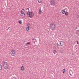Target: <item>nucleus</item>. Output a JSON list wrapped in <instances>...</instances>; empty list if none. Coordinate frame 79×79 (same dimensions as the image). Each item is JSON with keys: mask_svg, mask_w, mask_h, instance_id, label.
<instances>
[{"mask_svg": "<svg viewBox=\"0 0 79 79\" xmlns=\"http://www.w3.org/2000/svg\"><path fill=\"white\" fill-rule=\"evenodd\" d=\"M27 15L28 16L29 18H32L34 16V14L32 12H28L27 14Z\"/></svg>", "mask_w": 79, "mask_h": 79, "instance_id": "nucleus-2", "label": "nucleus"}, {"mask_svg": "<svg viewBox=\"0 0 79 79\" xmlns=\"http://www.w3.org/2000/svg\"><path fill=\"white\" fill-rule=\"evenodd\" d=\"M3 66L5 69H8L9 68L7 62H3Z\"/></svg>", "mask_w": 79, "mask_h": 79, "instance_id": "nucleus-1", "label": "nucleus"}, {"mask_svg": "<svg viewBox=\"0 0 79 79\" xmlns=\"http://www.w3.org/2000/svg\"><path fill=\"white\" fill-rule=\"evenodd\" d=\"M58 1H59V0H57Z\"/></svg>", "mask_w": 79, "mask_h": 79, "instance_id": "nucleus-27", "label": "nucleus"}, {"mask_svg": "<svg viewBox=\"0 0 79 79\" xmlns=\"http://www.w3.org/2000/svg\"><path fill=\"white\" fill-rule=\"evenodd\" d=\"M21 14H23V13H25L24 12H25V10L24 9H22L21 10Z\"/></svg>", "mask_w": 79, "mask_h": 79, "instance_id": "nucleus-9", "label": "nucleus"}, {"mask_svg": "<svg viewBox=\"0 0 79 79\" xmlns=\"http://www.w3.org/2000/svg\"><path fill=\"white\" fill-rule=\"evenodd\" d=\"M2 69V65L0 64V71H1Z\"/></svg>", "mask_w": 79, "mask_h": 79, "instance_id": "nucleus-16", "label": "nucleus"}, {"mask_svg": "<svg viewBox=\"0 0 79 79\" xmlns=\"http://www.w3.org/2000/svg\"><path fill=\"white\" fill-rule=\"evenodd\" d=\"M42 0H38V3H41V2H42Z\"/></svg>", "mask_w": 79, "mask_h": 79, "instance_id": "nucleus-15", "label": "nucleus"}, {"mask_svg": "<svg viewBox=\"0 0 79 79\" xmlns=\"http://www.w3.org/2000/svg\"><path fill=\"white\" fill-rule=\"evenodd\" d=\"M56 45L57 47H59V46H60V45H59V44H58V43H56Z\"/></svg>", "mask_w": 79, "mask_h": 79, "instance_id": "nucleus-19", "label": "nucleus"}, {"mask_svg": "<svg viewBox=\"0 0 79 79\" xmlns=\"http://www.w3.org/2000/svg\"><path fill=\"white\" fill-rule=\"evenodd\" d=\"M62 72L63 73H65V69H63Z\"/></svg>", "mask_w": 79, "mask_h": 79, "instance_id": "nucleus-21", "label": "nucleus"}, {"mask_svg": "<svg viewBox=\"0 0 79 79\" xmlns=\"http://www.w3.org/2000/svg\"><path fill=\"white\" fill-rule=\"evenodd\" d=\"M21 14V17H22V18H24V17H25V13H23Z\"/></svg>", "mask_w": 79, "mask_h": 79, "instance_id": "nucleus-8", "label": "nucleus"}, {"mask_svg": "<svg viewBox=\"0 0 79 79\" xmlns=\"http://www.w3.org/2000/svg\"><path fill=\"white\" fill-rule=\"evenodd\" d=\"M19 24H22V21H21V20H19Z\"/></svg>", "mask_w": 79, "mask_h": 79, "instance_id": "nucleus-18", "label": "nucleus"}, {"mask_svg": "<svg viewBox=\"0 0 79 79\" xmlns=\"http://www.w3.org/2000/svg\"><path fill=\"white\" fill-rule=\"evenodd\" d=\"M13 79H17L15 77H13Z\"/></svg>", "mask_w": 79, "mask_h": 79, "instance_id": "nucleus-22", "label": "nucleus"}, {"mask_svg": "<svg viewBox=\"0 0 79 79\" xmlns=\"http://www.w3.org/2000/svg\"><path fill=\"white\" fill-rule=\"evenodd\" d=\"M21 71H24V67L23 66H22L21 67Z\"/></svg>", "mask_w": 79, "mask_h": 79, "instance_id": "nucleus-11", "label": "nucleus"}, {"mask_svg": "<svg viewBox=\"0 0 79 79\" xmlns=\"http://www.w3.org/2000/svg\"><path fill=\"white\" fill-rule=\"evenodd\" d=\"M64 14L65 16H68V12H66Z\"/></svg>", "mask_w": 79, "mask_h": 79, "instance_id": "nucleus-14", "label": "nucleus"}, {"mask_svg": "<svg viewBox=\"0 0 79 79\" xmlns=\"http://www.w3.org/2000/svg\"><path fill=\"white\" fill-rule=\"evenodd\" d=\"M57 52V51H56V48H54L53 50V53H54V54H56Z\"/></svg>", "mask_w": 79, "mask_h": 79, "instance_id": "nucleus-6", "label": "nucleus"}, {"mask_svg": "<svg viewBox=\"0 0 79 79\" xmlns=\"http://www.w3.org/2000/svg\"><path fill=\"white\" fill-rule=\"evenodd\" d=\"M29 30V27H27L26 28L27 31H28Z\"/></svg>", "mask_w": 79, "mask_h": 79, "instance_id": "nucleus-12", "label": "nucleus"}, {"mask_svg": "<svg viewBox=\"0 0 79 79\" xmlns=\"http://www.w3.org/2000/svg\"><path fill=\"white\" fill-rule=\"evenodd\" d=\"M31 44V42H29V43H27V44H26V45H29V44Z\"/></svg>", "mask_w": 79, "mask_h": 79, "instance_id": "nucleus-20", "label": "nucleus"}, {"mask_svg": "<svg viewBox=\"0 0 79 79\" xmlns=\"http://www.w3.org/2000/svg\"><path fill=\"white\" fill-rule=\"evenodd\" d=\"M64 52V50L63 49L61 50L60 51V53H63Z\"/></svg>", "mask_w": 79, "mask_h": 79, "instance_id": "nucleus-17", "label": "nucleus"}, {"mask_svg": "<svg viewBox=\"0 0 79 79\" xmlns=\"http://www.w3.org/2000/svg\"><path fill=\"white\" fill-rule=\"evenodd\" d=\"M10 55L11 56H15V55H16V52L15 50L13 49L11 50Z\"/></svg>", "mask_w": 79, "mask_h": 79, "instance_id": "nucleus-4", "label": "nucleus"}, {"mask_svg": "<svg viewBox=\"0 0 79 79\" xmlns=\"http://www.w3.org/2000/svg\"><path fill=\"white\" fill-rule=\"evenodd\" d=\"M9 29V28L7 30H8Z\"/></svg>", "mask_w": 79, "mask_h": 79, "instance_id": "nucleus-25", "label": "nucleus"}, {"mask_svg": "<svg viewBox=\"0 0 79 79\" xmlns=\"http://www.w3.org/2000/svg\"><path fill=\"white\" fill-rule=\"evenodd\" d=\"M50 4L52 6H54L55 5V0H51L50 1Z\"/></svg>", "mask_w": 79, "mask_h": 79, "instance_id": "nucleus-5", "label": "nucleus"}, {"mask_svg": "<svg viewBox=\"0 0 79 79\" xmlns=\"http://www.w3.org/2000/svg\"><path fill=\"white\" fill-rule=\"evenodd\" d=\"M34 40H35V39H34Z\"/></svg>", "mask_w": 79, "mask_h": 79, "instance_id": "nucleus-26", "label": "nucleus"}, {"mask_svg": "<svg viewBox=\"0 0 79 79\" xmlns=\"http://www.w3.org/2000/svg\"><path fill=\"white\" fill-rule=\"evenodd\" d=\"M64 44V42L63 41H61L60 42V46H61V47H62Z\"/></svg>", "mask_w": 79, "mask_h": 79, "instance_id": "nucleus-7", "label": "nucleus"}, {"mask_svg": "<svg viewBox=\"0 0 79 79\" xmlns=\"http://www.w3.org/2000/svg\"><path fill=\"white\" fill-rule=\"evenodd\" d=\"M55 28H56V25L54 23H52L50 25V28L51 30H55Z\"/></svg>", "mask_w": 79, "mask_h": 79, "instance_id": "nucleus-3", "label": "nucleus"}, {"mask_svg": "<svg viewBox=\"0 0 79 79\" xmlns=\"http://www.w3.org/2000/svg\"><path fill=\"white\" fill-rule=\"evenodd\" d=\"M29 8H27L26 9L27 10H28V11H29Z\"/></svg>", "mask_w": 79, "mask_h": 79, "instance_id": "nucleus-23", "label": "nucleus"}, {"mask_svg": "<svg viewBox=\"0 0 79 79\" xmlns=\"http://www.w3.org/2000/svg\"><path fill=\"white\" fill-rule=\"evenodd\" d=\"M65 12L66 11H65L64 10H62L61 11V13L62 14H64Z\"/></svg>", "mask_w": 79, "mask_h": 79, "instance_id": "nucleus-10", "label": "nucleus"}, {"mask_svg": "<svg viewBox=\"0 0 79 79\" xmlns=\"http://www.w3.org/2000/svg\"><path fill=\"white\" fill-rule=\"evenodd\" d=\"M77 44H79V43L78 42V41H77Z\"/></svg>", "mask_w": 79, "mask_h": 79, "instance_id": "nucleus-24", "label": "nucleus"}, {"mask_svg": "<svg viewBox=\"0 0 79 79\" xmlns=\"http://www.w3.org/2000/svg\"><path fill=\"white\" fill-rule=\"evenodd\" d=\"M39 14H41V13H42V11H41V9H39Z\"/></svg>", "mask_w": 79, "mask_h": 79, "instance_id": "nucleus-13", "label": "nucleus"}]
</instances>
